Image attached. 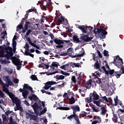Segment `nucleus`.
I'll use <instances>...</instances> for the list:
<instances>
[{"label": "nucleus", "instance_id": "nucleus-1", "mask_svg": "<svg viewBox=\"0 0 124 124\" xmlns=\"http://www.w3.org/2000/svg\"><path fill=\"white\" fill-rule=\"evenodd\" d=\"M71 109L73 110V114L68 116L67 119L72 121V119L74 118L77 123L76 124H81L80 120H79V116L76 115V112H80V107L78 105H73L71 106Z\"/></svg>", "mask_w": 124, "mask_h": 124}, {"label": "nucleus", "instance_id": "nucleus-2", "mask_svg": "<svg viewBox=\"0 0 124 124\" xmlns=\"http://www.w3.org/2000/svg\"><path fill=\"white\" fill-rule=\"evenodd\" d=\"M112 63L117 66L118 68H120V70L122 69V74H124V66L123 59L121 58L119 56H117L114 59Z\"/></svg>", "mask_w": 124, "mask_h": 124}, {"label": "nucleus", "instance_id": "nucleus-3", "mask_svg": "<svg viewBox=\"0 0 124 124\" xmlns=\"http://www.w3.org/2000/svg\"><path fill=\"white\" fill-rule=\"evenodd\" d=\"M32 22H30V21H26L25 22V24L24 25V29H22V32L23 33H25V32H26V31H27L26 34V37H28V36H29V35H30V34L31 32H32V30L29 29V26L31 25Z\"/></svg>", "mask_w": 124, "mask_h": 124}, {"label": "nucleus", "instance_id": "nucleus-4", "mask_svg": "<svg viewBox=\"0 0 124 124\" xmlns=\"http://www.w3.org/2000/svg\"><path fill=\"white\" fill-rule=\"evenodd\" d=\"M12 100L13 103H15L16 107V109L15 108V111H17V110L22 111L23 110V108L21 107V100L18 98V97H15Z\"/></svg>", "mask_w": 124, "mask_h": 124}, {"label": "nucleus", "instance_id": "nucleus-5", "mask_svg": "<svg viewBox=\"0 0 124 124\" xmlns=\"http://www.w3.org/2000/svg\"><path fill=\"white\" fill-rule=\"evenodd\" d=\"M54 42L58 45L56 46L57 48H62L63 47V41L58 38L54 39Z\"/></svg>", "mask_w": 124, "mask_h": 124}, {"label": "nucleus", "instance_id": "nucleus-6", "mask_svg": "<svg viewBox=\"0 0 124 124\" xmlns=\"http://www.w3.org/2000/svg\"><path fill=\"white\" fill-rule=\"evenodd\" d=\"M3 92H4V93H7L8 95H9L10 98H11V99H14L15 97H16L15 95L13 93L10 92L9 90L7 88L5 87H3Z\"/></svg>", "mask_w": 124, "mask_h": 124}, {"label": "nucleus", "instance_id": "nucleus-7", "mask_svg": "<svg viewBox=\"0 0 124 124\" xmlns=\"http://www.w3.org/2000/svg\"><path fill=\"white\" fill-rule=\"evenodd\" d=\"M15 61L16 62L15 65H16L17 70H20L22 67L21 60L19 58H16Z\"/></svg>", "mask_w": 124, "mask_h": 124}, {"label": "nucleus", "instance_id": "nucleus-8", "mask_svg": "<svg viewBox=\"0 0 124 124\" xmlns=\"http://www.w3.org/2000/svg\"><path fill=\"white\" fill-rule=\"evenodd\" d=\"M69 95H71V98H70L69 97H67V99H68L69 102V104H74L75 103V99L74 98V94H73V92H70L68 93Z\"/></svg>", "mask_w": 124, "mask_h": 124}, {"label": "nucleus", "instance_id": "nucleus-9", "mask_svg": "<svg viewBox=\"0 0 124 124\" xmlns=\"http://www.w3.org/2000/svg\"><path fill=\"white\" fill-rule=\"evenodd\" d=\"M20 93H22V95L25 98V99H27L28 98V95L29 94V91L26 89H22V88H20L19 90Z\"/></svg>", "mask_w": 124, "mask_h": 124}, {"label": "nucleus", "instance_id": "nucleus-10", "mask_svg": "<svg viewBox=\"0 0 124 124\" xmlns=\"http://www.w3.org/2000/svg\"><path fill=\"white\" fill-rule=\"evenodd\" d=\"M32 107L33 108L35 114H37L38 113V109H42L41 106H39L36 102L32 105Z\"/></svg>", "mask_w": 124, "mask_h": 124}, {"label": "nucleus", "instance_id": "nucleus-11", "mask_svg": "<svg viewBox=\"0 0 124 124\" xmlns=\"http://www.w3.org/2000/svg\"><path fill=\"white\" fill-rule=\"evenodd\" d=\"M26 119H29V118H30V120H32L33 121H37V120H38L37 118V116L33 115L29 113H26Z\"/></svg>", "mask_w": 124, "mask_h": 124}, {"label": "nucleus", "instance_id": "nucleus-12", "mask_svg": "<svg viewBox=\"0 0 124 124\" xmlns=\"http://www.w3.org/2000/svg\"><path fill=\"white\" fill-rule=\"evenodd\" d=\"M25 38L26 40L28 41L30 45H31V46H33V47H34L35 48H36V49H40V47H39V46H38L35 44L31 42V38H30L29 37H26V35H25Z\"/></svg>", "mask_w": 124, "mask_h": 124}, {"label": "nucleus", "instance_id": "nucleus-13", "mask_svg": "<svg viewBox=\"0 0 124 124\" xmlns=\"http://www.w3.org/2000/svg\"><path fill=\"white\" fill-rule=\"evenodd\" d=\"M98 34H99L100 38L102 39H104L105 38H106V35L108 33L106 31H102L101 32H98Z\"/></svg>", "mask_w": 124, "mask_h": 124}, {"label": "nucleus", "instance_id": "nucleus-14", "mask_svg": "<svg viewBox=\"0 0 124 124\" xmlns=\"http://www.w3.org/2000/svg\"><path fill=\"white\" fill-rule=\"evenodd\" d=\"M27 19H28V15H26L25 16V17L22 18V20L21 22V24H19L17 26V29H18V30H23V25L24 24V22L25 20H27Z\"/></svg>", "mask_w": 124, "mask_h": 124}, {"label": "nucleus", "instance_id": "nucleus-15", "mask_svg": "<svg viewBox=\"0 0 124 124\" xmlns=\"http://www.w3.org/2000/svg\"><path fill=\"white\" fill-rule=\"evenodd\" d=\"M78 29L81 31L83 33H87V31H88V29H89V26L82 25L81 26H79Z\"/></svg>", "mask_w": 124, "mask_h": 124}, {"label": "nucleus", "instance_id": "nucleus-16", "mask_svg": "<svg viewBox=\"0 0 124 124\" xmlns=\"http://www.w3.org/2000/svg\"><path fill=\"white\" fill-rule=\"evenodd\" d=\"M91 96L92 98L93 97L92 99H93V101L95 100H98L99 99V95L97 94V93L95 91L93 92V93L91 94Z\"/></svg>", "mask_w": 124, "mask_h": 124}, {"label": "nucleus", "instance_id": "nucleus-17", "mask_svg": "<svg viewBox=\"0 0 124 124\" xmlns=\"http://www.w3.org/2000/svg\"><path fill=\"white\" fill-rule=\"evenodd\" d=\"M81 38L82 40L84 41V42H89V41H91L92 39L93 38V37H89L88 35H84L82 36Z\"/></svg>", "mask_w": 124, "mask_h": 124}, {"label": "nucleus", "instance_id": "nucleus-18", "mask_svg": "<svg viewBox=\"0 0 124 124\" xmlns=\"http://www.w3.org/2000/svg\"><path fill=\"white\" fill-rule=\"evenodd\" d=\"M28 98L31 101H35L36 102V101H38L39 98L37 97V96L35 95V94H31V95L29 96Z\"/></svg>", "mask_w": 124, "mask_h": 124}, {"label": "nucleus", "instance_id": "nucleus-19", "mask_svg": "<svg viewBox=\"0 0 124 124\" xmlns=\"http://www.w3.org/2000/svg\"><path fill=\"white\" fill-rule=\"evenodd\" d=\"M85 55V51H83L80 54H78L76 53L75 55H71V58H77V60H80L81 57H84Z\"/></svg>", "mask_w": 124, "mask_h": 124}, {"label": "nucleus", "instance_id": "nucleus-20", "mask_svg": "<svg viewBox=\"0 0 124 124\" xmlns=\"http://www.w3.org/2000/svg\"><path fill=\"white\" fill-rule=\"evenodd\" d=\"M101 65V62L100 61L97 60L95 63L94 64V67L96 68V69H99V71H101L100 69V65Z\"/></svg>", "mask_w": 124, "mask_h": 124}, {"label": "nucleus", "instance_id": "nucleus-21", "mask_svg": "<svg viewBox=\"0 0 124 124\" xmlns=\"http://www.w3.org/2000/svg\"><path fill=\"white\" fill-rule=\"evenodd\" d=\"M92 83H93V80L91 79H89L84 84L85 88H86V89H91V87H92Z\"/></svg>", "mask_w": 124, "mask_h": 124}, {"label": "nucleus", "instance_id": "nucleus-22", "mask_svg": "<svg viewBox=\"0 0 124 124\" xmlns=\"http://www.w3.org/2000/svg\"><path fill=\"white\" fill-rule=\"evenodd\" d=\"M46 2V5H45L44 4V2H43L42 4V7H41V8L42 9V10H47V9H48L49 8L48 7V6L47 5V4H48V2H51V0H44Z\"/></svg>", "mask_w": 124, "mask_h": 124}, {"label": "nucleus", "instance_id": "nucleus-23", "mask_svg": "<svg viewBox=\"0 0 124 124\" xmlns=\"http://www.w3.org/2000/svg\"><path fill=\"white\" fill-rule=\"evenodd\" d=\"M23 90H29L31 92H32V88L28 84H24Z\"/></svg>", "mask_w": 124, "mask_h": 124}, {"label": "nucleus", "instance_id": "nucleus-24", "mask_svg": "<svg viewBox=\"0 0 124 124\" xmlns=\"http://www.w3.org/2000/svg\"><path fill=\"white\" fill-rule=\"evenodd\" d=\"M97 120H94L92 122V124H100L101 123V118L99 116H97L96 118Z\"/></svg>", "mask_w": 124, "mask_h": 124}, {"label": "nucleus", "instance_id": "nucleus-25", "mask_svg": "<svg viewBox=\"0 0 124 124\" xmlns=\"http://www.w3.org/2000/svg\"><path fill=\"white\" fill-rule=\"evenodd\" d=\"M12 46L13 48V51L14 53H15V52H16V46H17V43L16 41H14V40H13Z\"/></svg>", "mask_w": 124, "mask_h": 124}, {"label": "nucleus", "instance_id": "nucleus-26", "mask_svg": "<svg viewBox=\"0 0 124 124\" xmlns=\"http://www.w3.org/2000/svg\"><path fill=\"white\" fill-rule=\"evenodd\" d=\"M121 70H120V71L115 72L113 76H115L117 79L118 78H120V77H121V76L122 75V73H121Z\"/></svg>", "mask_w": 124, "mask_h": 124}, {"label": "nucleus", "instance_id": "nucleus-27", "mask_svg": "<svg viewBox=\"0 0 124 124\" xmlns=\"http://www.w3.org/2000/svg\"><path fill=\"white\" fill-rule=\"evenodd\" d=\"M3 81L6 82V83L9 82H12L11 79H10V78H9V76H4L3 77Z\"/></svg>", "mask_w": 124, "mask_h": 124}, {"label": "nucleus", "instance_id": "nucleus-28", "mask_svg": "<svg viewBox=\"0 0 124 124\" xmlns=\"http://www.w3.org/2000/svg\"><path fill=\"white\" fill-rule=\"evenodd\" d=\"M92 108L93 109V112H95L96 113H97V112H99V108H97L95 105H93L92 107Z\"/></svg>", "mask_w": 124, "mask_h": 124}, {"label": "nucleus", "instance_id": "nucleus-29", "mask_svg": "<svg viewBox=\"0 0 124 124\" xmlns=\"http://www.w3.org/2000/svg\"><path fill=\"white\" fill-rule=\"evenodd\" d=\"M73 40L74 42H76V43H79L80 42V40L78 38V36L77 35H74L73 36Z\"/></svg>", "mask_w": 124, "mask_h": 124}, {"label": "nucleus", "instance_id": "nucleus-30", "mask_svg": "<svg viewBox=\"0 0 124 124\" xmlns=\"http://www.w3.org/2000/svg\"><path fill=\"white\" fill-rule=\"evenodd\" d=\"M101 101H102L101 99H99V100L97 101L95 100L93 101V103L94 104H95L98 107H101V106L100 105Z\"/></svg>", "mask_w": 124, "mask_h": 124}, {"label": "nucleus", "instance_id": "nucleus-31", "mask_svg": "<svg viewBox=\"0 0 124 124\" xmlns=\"http://www.w3.org/2000/svg\"><path fill=\"white\" fill-rule=\"evenodd\" d=\"M13 56V53H11V52H8L5 55V56L6 57L7 60H10V58H12Z\"/></svg>", "mask_w": 124, "mask_h": 124}, {"label": "nucleus", "instance_id": "nucleus-32", "mask_svg": "<svg viewBox=\"0 0 124 124\" xmlns=\"http://www.w3.org/2000/svg\"><path fill=\"white\" fill-rule=\"evenodd\" d=\"M64 22V18L63 17V16H61L60 18H59L58 19V23H59V25L61 24H63V22Z\"/></svg>", "mask_w": 124, "mask_h": 124}, {"label": "nucleus", "instance_id": "nucleus-33", "mask_svg": "<svg viewBox=\"0 0 124 124\" xmlns=\"http://www.w3.org/2000/svg\"><path fill=\"white\" fill-rule=\"evenodd\" d=\"M101 115H103V116H105L106 112H107V109L103 107L101 108Z\"/></svg>", "mask_w": 124, "mask_h": 124}, {"label": "nucleus", "instance_id": "nucleus-34", "mask_svg": "<svg viewBox=\"0 0 124 124\" xmlns=\"http://www.w3.org/2000/svg\"><path fill=\"white\" fill-rule=\"evenodd\" d=\"M8 83L7 84H5L4 83V85H2L3 87H7V88H8L9 87V86H13V85H14V84H13V82L12 81H10L9 82H7Z\"/></svg>", "mask_w": 124, "mask_h": 124}, {"label": "nucleus", "instance_id": "nucleus-35", "mask_svg": "<svg viewBox=\"0 0 124 124\" xmlns=\"http://www.w3.org/2000/svg\"><path fill=\"white\" fill-rule=\"evenodd\" d=\"M93 98H92V96H90V97H87L85 98V102L87 103H92V101H93Z\"/></svg>", "mask_w": 124, "mask_h": 124}, {"label": "nucleus", "instance_id": "nucleus-36", "mask_svg": "<svg viewBox=\"0 0 124 124\" xmlns=\"http://www.w3.org/2000/svg\"><path fill=\"white\" fill-rule=\"evenodd\" d=\"M54 78H56V81H59V80H63L64 79V76L63 75H60L58 77H55Z\"/></svg>", "mask_w": 124, "mask_h": 124}, {"label": "nucleus", "instance_id": "nucleus-37", "mask_svg": "<svg viewBox=\"0 0 124 124\" xmlns=\"http://www.w3.org/2000/svg\"><path fill=\"white\" fill-rule=\"evenodd\" d=\"M101 100L102 101L101 102H104V101H105L106 102H109V101L108 100V99L107 98V97H106V96H104L103 97H101Z\"/></svg>", "mask_w": 124, "mask_h": 124}, {"label": "nucleus", "instance_id": "nucleus-38", "mask_svg": "<svg viewBox=\"0 0 124 124\" xmlns=\"http://www.w3.org/2000/svg\"><path fill=\"white\" fill-rule=\"evenodd\" d=\"M113 117L112 118V120L114 123H116L118 121V115L117 114H115L114 112L112 113Z\"/></svg>", "mask_w": 124, "mask_h": 124}, {"label": "nucleus", "instance_id": "nucleus-39", "mask_svg": "<svg viewBox=\"0 0 124 124\" xmlns=\"http://www.w3.org/2000/svg\"><path fill=\"white\" fill-rule=\"evenodd\" d=\"M31 78L32 81H38V78H37V77H36L35 75H32Z\"/></svg>", "mask_w": 124, "mask_h": 124}, {"label": "nucleus", "instance_id": "nucleus-40", "mask_svg": "<svg viewBox=\"0 0 124 124\" xmlns=\"http://www.w3.org/2000/svg\"><path fill=\"white\" fill-rule=\"evenodd\" d=\"M96 84H99L100 86H102V82L101 81V79L98 78L95 81Z\"/></svg>", "mask_w": 124, "mask_h": 124}, {"label": "nucleus", "instance_id": "nucleus-41", "mask_svg": "<svg viewBox=\"0 0 124 124\" xmlns=\"http://www.w3.org/2000/svg\"><path fill=\"white\" fill-rule=\"evenodd\" d=\"M67 52L68 53V55H69V54H72L73 53V48L72 47H69L67 50Z\"/></svg>", "mask_w": 124, "mask_h": 124}, {"label": "nucleus", "instance_id": "nucleus-42", "mask_svg": "<svg viewBox=\"0 0 124 124\" xmlns=\"http://www.w3.org/2000/svg\"><path fill=\"white\" fill-rule=\"evenodd\" d=\"M71 80L73 83H74V84H76V83L77 82V80L76 79V77H75V76H73L72 77Z\"/></svg>", "mask_w": 124, "mask_h": 124}, {"label": "nucleus", "instance_id": "nucleus-43", "mask_svg": "<svg viewBox=\"0 0 124 124\" xmlns=\"http://www.w3.org/2000/svg\"><path fill=\"white\" fill-rule=\"evenodd\" d=\"M47 84L50 86H52L53 85H56V84H58V83L55 81H51L47 82Z\"/></svg>", "mask_w": 124, "mask_h": 124}, {"label": "nucleus", "instance_id": "nucleus-44", "mask_svg": "<svg viewBox=\"0 0 124 124\" xmlns=\"http://www.w3.org/2000/svg\"><path fill=\"white\" fill-rule=\"evenodd\" d=\"M60 73L61 74H62V75H65V76H69V75H70L69 73H67L66 72H64L63 71H61Z\"/></svg>", "mask_w": 124, "mask_h": 124}, {"label": "nucleus", "instance_id": "nucleus-45", "mask_svg": "<svg viewBox=\"0 0 124 124\" xmlns=\"http://www.w3.org/2000/svg\"><path fill=\"white\" fill-rule=\"evenodd\" d=\"M51 86L47 84V82H46L44 86V89H45V90H49V88H51Z\"/></svg>", "mask_w": 124, "mask_h": 124}, {"label": "nucleus", "instance_id": "nucleus-46", "mask_svg": "<svg viewBox=\"0 0 124 124\" xmlns=\"http://www.w3.org/2000/svg\"><path fill=\"white\" fill-rule=\"evenodd\" d=\"M58 66H59V65H58V64L56 63V62H53L52 63V64H51V68H52L53 69H55L54 67H58Z\"/></svg>", "mask_w": 124, "mask_h": 124}, {"label": "nucleus", "instance_id": "nucleus-47", "mask_svg": "<svg viewBox=\"0 0 124 124\" xmlns=\"http://www.w3.org/2000/svg\"><path fill=\"white\" fill-rule=\"evenodd\" d=\"M33 11H36V10L35 8L34 7H32L31 9H29L28 10L27 13H30V12H32Z\"/></svg>", "mask_w": 124, "mask_h": 124}, {"label": "nucleus", "instance_id": "nucleus-48", "mask_svg": "<svg viewBox=\"0 0 124 124\" xmlns=\"http://www.w3.org/2000/svg\"><path fill=\"white\" fill-rule=\"evenodd\" d=\"M47 19V17L43 15H41V21L42 23H44V20H46Z\"/></svg>", "mask_w": 124, "mask_h": 124}, {"label": "nucleus", "instance_id": "nucleus-49", "mask_svg": "<svg viewBox=\"0 0 124 124\" xmlns=\"http://www.w3.org/2000/svg\"><path fill=\"white\" fill-rule=\"evenodd\" d=\"M97 32H100L101 31H104V29H103V27L100 26L99 29H97Z\"/></svg>", "mask_w": 124, "mask_h": 124}, {"label": "nucleus", "instance_id": "nucleus-50", "mask_svg": "<svg viewBox=\"0 0 124 124\" xmlns=\"http://www.w3.org/2000/svg\"><path fill=\"white\" fill-rule=\"evenodd\" d=\"M78 83H80V82L81 81V80H82V78H81V74H79L78 75Z\"/></svg>", "mask_w": 124, "mask_h": 124}, {"label": "nucleus", "instance_id": "nucleus-51", "mask_svg": "<svg viewBox=\"0 0 124 124\" xmlns=\"http://www.w3.org/2000/svg\"><path fill=\"white\" fill-rule=\"evenodd\" d=\"M7 50H8L10 52L8 51V53H13L12 51H13V49H12V47H10L9 46H7Z\"/></svg>", "mask_w": 124, "mask_h": 124}, {"label": "nucleus", "instance_id": "nucleus-52", "mask_svg": "<svg viewBox=\"0 0 124 124\" xmlns=\"http://www.w3.org/2000/svg\"><path fill=\"white\" fill-rule=\"evenodd\" d=\"M104 56H105V57H109V53H108V51L106 50L104 51Z\"/></svg>", "mask_w": 124, "mask_h": 124}, {"label": "nucleus", "instance_id": "nucleus-53", "mask_svg": "<svg viewBox=\"0 0 124 124\" xmlns=\"http://www.w3.org/2000/svg\"><path fill=\"white\" fill-rule=\"evenodd\" d=\"M13 81L15 84H18V83H19V79H18L17 78H14Z\"/></svg>", "mask_w": 124, "mask_h": 124}, {"label": "nucleus", "instance_id": "nucleus-54", "mask_svg": "<svg viewBox=\"0 0 124 124\" xmlns=\"http://www.w3.org/2000/svg\"><path fill=\"white\" fill-rule=\"evenodd\" d=\"M12 113H13V111H11V110H7L5 112V114L6 116H8L9 114H11Z\"/></svg>", "mask_w": 124, "mask_h": 124}, {"label": "nucleus", "instance_id": "nucleus-55", "mask_svg": "<svg viewBox=\"0 0 124 124\" xmlns=\"http://www.w3.org/2000/svg\"><path fill=\"white\" fill-rule=\"evenodd\" d=\"M115 74V70L112 69L109 71V74L110 75H113V74Z\"/></svg>", "mask_w": 124, "mask_h": 124}, {"label": "nucleus", "instance_id": "nucleus-56", "mask_svg": "<svg viewBox=\"0 0 124 124\" xmlns=\"http://www.w3.org/2000/svg\"><path fill=\"white\" fill-rule=\"evenodd\" d=\"M2 97H4V93H3V92L0 91V98H2Z\"/></svg>", "mask_w": 124, "mask_h": 124}, {"label": "nucleus", "instance_id": "nucleus-57", "mask_svg": "<svg viewBox=\"0 0 124 124\" xmlns=\"http://www.w3.org/2000/svg\"><path fill=\"white\" fill-rule=\"evenodd\" d=\"M3 54H4L3 50L0 49V58H2V57H3Z\"/></svg>", "mask_w": 124, "mask_h": 124}, {"label": "nucleus", "instance_id": "nucleus-58", "mask_svg": "<svg viewBox=\"0 0 124 124\" xmlns=\"http://www.w3.org/2000/svg\"><path fill=\"white\" fill-rule=\"evenodd\" d=\"M104 62H105V65H106V67H107V68H108V69H110V67H109V66L108 65V62H107V61H104Z\"/></svg>", "mask_w": 124, "mask_h": 124}, {"label": "nucleus", "instance_id": "nucleus-59", "mask_svg": "<svg viewBox=\"0 0 124 124\" xmlns=\"http://www.w3.org/2000/svg\"><path fill=\"white\" fill-rule=\"evenodd\" d=\"M56 73H58V71H56L52 73H48L47 75L49 76L50 75H53V74H56Z\"/></svg>", "mask_w": 124, "mask_h": 124}, {"label": "nucleus", "instance_id": "nucleus-60", "mask_svg": "<svg viewBox=\"0 0 124 124\" xmlns=\"http://www.w3.org/2000/svg\"><path fill=\"white\" fill-rule=\"evenodd\" d=\"M66 66H69V64H67L63 65L61 66V68H62V69H65V68H66Z\"/></svg>", "mask_w": 124, "mask_h": 124}, {"label": "nucleus", "instance_id": "nucleus-61", "mask_svg": "<svg viewBox=\"0 0 124 124\" xmlns=\"http://www.w3.org/2000/svg\"><path fill=\"white\" fill-rule=\"evenodd\" d=\"M97 52L98 57H99V58H102V55H101V53L100 52V51L97 50Z\"/></svg>", "mask_w": 124, "mask_h": 124}, {"label": "nucleus", "instance_id": "nucleus-62", "mask_svg": "<svg viewBox=\"0 0 124 124\" xmlns=\"http://www.w3.org/2000/svg\"><path fill=\"white\" fill-rule=\"evenodd\" d=\"M2 118L3 121H4V122H5V121H6V115L2 114Z\"/></svg>", "mask_w": 124, "mask_h": 124}, {"label": "nucleus", "instance_id": "nucleus-63", "mask_svg": "<svg viewBox=\"0 0 124 124\" xmlns=\"http://www.w3.org/2000/svg\"><path fill=\"white\" fill-rule=\"evenodd\" d=\"M60 56H67V55H68V53H66V52H61V53H60Z\"/></svg>", "mask_w": 124, "mask_h": 124}, {"label": "nucleus", "instance_id": "nucleus-64", "mask_svg": "<svg viewBox=\"0 0 124 124\" xmlns=\"http://www.w3.org/2000/svg\"><path fill=\"white\" fill-rule=\"evenodd\" d=\"M114 102L115 106L118 105V97H116V99H114Z\"/></svg>", "mask_w": 124, "mask_h": 124}]
</instances>
